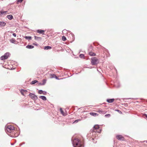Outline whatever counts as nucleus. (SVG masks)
Masks as SVG:
<instances>
[{
    "mask_svg": "<svg viewBox=\"0 0 147 147\" xmlns=\"http://www.w3.org/2000/svg\"><path fill=\"white\" fill-rule=\"evenodd\" d=\"M15 41V40L13 38H12L10 40V42L12 43H14Z\"/></svg>",
    "mask_w": 147,
    "mask_h": 147,
    "instance_id": "obj_23",
    "label": "nucleus"
},
{
    "mask_svg": "<svg viewBox=\"0 0 147 147\" xmlns=\"http://www.w3.org/2000/svg\"><path fill=\"white\" fill-rule=\"evenodd\" d=\"M25 38L28 40H30L31 38V37L30 36H26Z\"/></svg>",
    "mask_w": 147,
    "mask_h": 147,
    "instance_id": "obj_22",
    "label": "nucleus"
},
{
    "mask_svg": "<svg viewBox=\"0 0 147 147\" xmlns=\"http://www.w3.org/2000/svg\"><path fill=\"white\" fill-rule=\"evenodd\" d=\"M55 78L56 79H57V80L59 79V78H58L56 76H55Z\"/></svg>",
    "mask_w": 147,
    "mask_h": 147,
    "instance_id": "obj_33",
    "label": "nucleus"
},
{
    "mask_svg": "<svg viewBox=\"0 0 147 147\" xmlns=\"http://www.w3.org/2000/svg\"><path fill=\"white\" fill-rule=\"evenodd\" d=\"M62 39L63 41H65L66 40V37L63 36H62Z\"/></svg>",
    "mask_w": 147,
    "mask_h": 147,
    "instance_id": "obj_26",
    "label": "nucleus"
},
{
    "mask_svg": "<svg viewBox=\"0 0 147 147\" xmlns=\"http://www.w3.org/2000/svg\"><path fill=\"white\" fill-rule=\"evenodd\" d=\"M81 120V119H77L74 122H73V123H77L79 121H80Z\"/></svg>",
    "mask_w": 147,
    "mask_h": 147,
    "instance_id": "obj_24",
    "label": "nucleus"
},
{
    "mask_svg": "<svg viewBox=\"0 0 147 147\" xmlns=\"http://www.w3.org/2000/svg\"><path fill=\"white\" fill-rule=\"evenodd\" d=\"M146 142V143H147V141H144V142Z\"/></svg>",
    "mask_w": 147,
    "mask_h": 147,
    "instance_id": "obj_38",
    "label": "nucleus"
},
{
    "mask_svg": "<svg viewBox=\"0 0 147 147\" xmlns=\"http://www.w3.org/2000/svg\"><path fill=\"white\" fill-rule=\"evenodd\" d=\"M43 92H44V91L42 90H40L38 91V93L40 94H41L43 93Z\"/></svg>",
    "mask_w": 147,
    "mask_h": 147,
    "instance_id": "obj_25",
    "label": "nucleus"
},
{
    "mask_svg": "<svg viewBox=\"0 0 147 147\" xmlns=\"http://www.w3.org/2000/svg\"><path fill=\"white\" fill-rule=\"evenodd\" d=\"M9 55V53H6L4 54V55L2 56L1 57V59L3 60L7 59L8 58Z\"/></svg>",
    "mask_w": 147,
    "mask_h": 147,
    "instance_id": "obj_4",
    "label": "nucleus"
},
{
    "mask_svg": "<svg viewBox=\"0 0 147 147\" xmlns=\"http://www.w3.org/2000/svg\"><path fill=\"white\" fill-rule=\"evenodd\" d=\"M90 115L93 116H96L97 115V114L95 113H90Z\"/></svg>",
    "mask_w": 147,
    "mask_h": 147,
    "instance_id": "obj_21",
    "label": "nucleus"
},
{
    "mask_svg": "<svg viewBox=\"0 0 147 147\" xmlns=\"http://www.w3.org/2000/svg\"><path fill=\"white\" fill-rule=\"evenodd\" d=\"M72 141V144L74 147H82L81 141L78 138L74 139Z\"/></svg>",
    "mask_w": 147,
    "mask_h": 147,
    "instance_id": "obj_1",
    "label": "nucleus"
},
{
    "mask_svg": "<svg viewBox=\"0 0 147 147\" xmlns=\"http://www.w3.org/2000/svg\"><path fill=\"white\" fill-rule=\"evenodd\" d=\"M99 126L98 125H95L93 127V131L94 132H96L97 130L99 128Z\"/></svg>",
    "mask_w": 147,
    "mask_h": 147,
    "instance_id": "obj_6",
    "label": "nucleus"
},
{
    "mask_svg": "<svg viewBox=\"0 0 147 147\" xmlns=\"http://www.w3.org/2000/svg\"><path fill=\"white\" fill-rule=\"evenodd\" d=\"M44 92H43L42 94L44 95L46 94L47 93V92L45 91H43Z\"/></svg>",
    "mask_w": 147,
    "mask_h": 147,
    "instance_id": "obj_31",
    "label": "nucleus"
},
{
    "mask_svg": "<svg viewBox=\"0 0 147 147\" xmlns=\"http://www.w3.org/2000/svg\"><path fill=\"white\" fill-rule=\"evenodd\" d=\"M89 54L91 56H94L95 55V54L92 52H90L89 53Z\"/></svg>",
    "mask_w": 147,
    "mask_h": 147,
    "instance_id": "obj_18",
    "label": "nucleus"
},
{
    "mask_svg": "<svg viewBox=\"0 0 147 147\" xmlns=\"http://www.w3.org/2000/svg\"><path fill=\"white\" fill-rule=\"evenodd\" d=\"M34 38L35 40H41V39L40 37L36 36H35Z\"/></svg>",
    "mask_w": 147,
    "mask_h": 147,
    "instance_id": "obj_17",
    "label": "nucleus"
},
{
    "mask_svg": "<svg viewBox=\"0 0 147 147\" xmlns=\"http://www.w3.org/2000/svg\"><path fill=\"white\" fill-rule=\"evenodd\" d=\"M111 116V115L110 114H108L105 115V117H109Z\"/></svg>",
    "mask_w": 147,
    "mask_h": 147,
    "instance_id": "obj_30",
    "label": "nucleus"
},
{
    "mask_svg": "<svg viewBox=\"0 0 147 147\" xmlns=\"http://www.w3.org/2000/svg\"><path fill=\"white\" fill-rule=\"evenodd\" d=\"M7 17L10 20H11L13 18V16L12 15H7Z\"/></svg>",
    "mask_w": 147,
    "mask_h": 147,
    "instance_id": "obj_14",
    "label": "nucleus"
},
{
    "mask_svg": "<svg viewBox=\"0 0 147 147\" xmlns=\"http://www.w3.org/2000/svg\"><path fill=\"white\" fill-rule=\"evenodd\" d=\"M79 57L80 58H84V54H81L79 55Z\"/></svg>",
    "mask_w": 147,
    "mask_h": 147,
    "instance_id": "obj_28",
    "label": "nucleus"
},
{
    "mask_svg": "<svg viewBox=\"0 0 147 147\" xmlns=\"http://www.w3.org/2000/svg\"><path fill=\"white\" fill-rule=\"evenodd\" d=\"M13 35L14 36V37H16V34H15V33H13Z\"/></svg>",
    "mask_w": 147,
    "mask_h": 147,
    "instance_id": "obj_32",
    "label": "nucleus"
},
{
    "mask_svg": "<svg viewBox=\"0 0 147 147\" xmlns=\"http://www.w3.org/2000/svg\"><path fill=\"white\" fill-rule=\"evenodd\" d=\"M39 98L44 100H45L47 99L46 97L45 96H39Z\"/></svg>",
    "mask_w": 147,
    "mask_h": 147,
    "instance_id": "obj_11",
    "label": "nucleus"
},
{
    "mask_svg": "<svg viewBox=\"0 0 147 147\" xmlns=\"http://www.w3.org/2000/svg\"><path fill=\"white\" fill-rule=\"evenodd\" d=\"M46 80L45 79H44L42 80V84H41V85H44L46 83Z\"/></svg>",
    "mask_w": 147,
    "mask_h": 147,
    "instance_id": "obj_20",
    "label": "nucleus"
},
{
    "mask_svg": "<svg viewBox=\"0 0 147 147\" xmlns=\"http://www.w3.org/2000/svg\"><path fill=\"white\" fill-rule=\"evenodd\" d=\"M37 82H38V81L37 80H34V81H32V82H31L30 84H35Z\"/></svg>",
    "mask_w": 147,
    "mask_h": 147,
    "instance_id": "obj_19",
    "label": "nucleus"
},
{
    "mask_svg": "<svg viewBox=\"0 0 147 147\" xmlns=\"http://www.w3.org/2000/svg\"><path fill=\"white\" fill-rule=\"evenodd\" d=\"M23 1V0H18L17 1V3L18 4L19 3H21Z\"/></svg>",
    "mask_w": 147,
    "mask_h": 147,
    "instance_id": "obj_29",
    "label": "nucleus"
},
{
    "mask_svg": "<svg viewBox=\"0 0 147 147\" xmlns=\"http://www.w3.org/2000/svg\"><path fill=\"white\" fill-rule=\"evenodd\" d=\"M60 110L61 112V113L63 115V116L66 115V114L64 113V112L62 110L61 108H60Z\"/></svg>",
    "mask_w": 147,
    "mask_h": 147,
    "instance_id": "obj_15",
    "label": "nucleus"
},
{
    "mask_svg": "<svg viewBox=\"0 0 147 147\" xmlns=\"http://www.w3.org/2000/svg\"><path fill=\"white\" fill-rule=\"evenodd\" d=\"M99 112H100V113H102V111H99Z\"/></svg>",
    "mask_w": 147,
    "mask_h": 147,
    "instance_id": "obj_36",
    "label": "nucleus"
},
{
    "mask_svg": "<svg viewBox=\"0 0 147 147\" xmlns=\"http://www.w3.org/2000/svg\"><path fill=\"white\" fill-rule=\"evenodd\" d=\"M115 111H120L119 110H115Z\"/></svg>",
    "mask_w": 147,
    "mask_h": 147,
    "instance_id": "obj_35",
    "label": "nucleus"
},
{
    "mask_svg": "<svg viewBox=\"0 0 147 147\" xmlns=\"http://www.w3.org/2000/svg\"><path fill=\"white\" fill-rule=\"evenodd\" d=\"M26 47L27 49H31L34 47V46L31 45H28Z\"/></svg>",
    "mask_w": 147,
    "mask_h": 147,
    "instance_id": "obj_13",
    "label": "nucleus"
},
{
    "mask_svg": "<svg viewBox=\"0 0 147 147\" xmlns=\"http://www.w3.org/2000/svg\"><path fill=\"white\" fill-rule=\"evenodd\" d=\"M6 24V23L3 22H0V26H4Z\"/></svg>",
    "mask_w": 147,
    "mask_h": 147,
    "instance_id": "obj_10",
    "label": "nucleus"
},
{
    "mask_svg": "<svg viewBox=\"0 0 147 147\" xmlns=\"http://www.w3.org/2000/svg\"><path fill=\"white\" fill-rule=\"evenodd\" d=\"M29 96L32 99L37 100L38 99V97L37 96L32 93H30L29 94Z\"/></svg>",
    "mask_w": 147,
    "mask_h": 147,
    "instance_id": "obj_5",
    "label": "nucleus"
},
{
    "mask_svg": "<svg viewBox=\"0 0 147 147\" xmlns=\"http://www.w3.org/2000/svg\"><path fill=\"white\" fill-rule=\"evenodd\" d=\"M14 129V127L12 126H7L5 128V130L9 133H11Z\"/></svg>",
    "mask_w": 147,
    "mask_h": 147,
    "instance_id": "obj_2",
    "label": "nucleus"
},
{
    "mask_svg": "<svg viewBox=\"0 0 147 147\" xmlns=\"http://www.w3.org/2000/svg\"><path fill=\"white\" fill-rule=\"evenodd\" d=\"M7 12V11H0V13L1 14H3L4 13H6Z\"/></svg>",
    "mask_w": 147,
    "mask_h": 147,
    "instance_id": "obj_27",
    "label": "nucleus"
},
{
    "mask_svg": "<svg viewBox=\"0 0 147 147\" xmlns=\"http://www.w3.org/2000/svg\"><path fill=\"white\" fill-rule=\"evenodd\" d=\"M22 90L24 91H26V90Z\"/></svg>",
    "mask_w": 147,
    "mask_h": 147,
    "instance_id": "obj_37",
    "label": "nucleus"
},
{
    "mask_svg": "<svg viewBox=\"0 0 147 147\" xmlns=\"http://www.w3.org/2000/svg\"><path fill=\"white\" fill-rule=\"evenodd\" d=\"M116 138L117 139L120 140H123V139H124L123 137L121 135H117L116 136Z\"/></svg>",
    "mask_w": 147,
    "mask_h": 147,
    "instance_id": "obj_7",
    "label": "nucleus"
},
{
    "mask_svg": "<svg viewBox=\"0 0 147 147\" xmlns=\"http://www.w3.org/2000/svg\"><path fill=\"white\" fill-rule=\"evenodd\" d=\"M13 144H11V145H13Z\"/></svg>",
    "mask_w": 147,
    "mask_h": 147,
    "instance_id": "obj_39",
    "label": "nucleus"
},
{
    "mask_svg": "<svg viewBox=\"0 0 147 147\" xmlns=\"http://www.w3.org/2000/svg\"><path fill=\"white\" fill-rule=\"evenodd\" d=\"M45 32L44 30H37V32L40 34H44L43 33Z\"/></svg>",
    "mask_w": 147,
    "mask_h": 147,
    "instance_id": "obj_12",
    "label": "nucleus"
},
{
    "mask_svg": "<svg viewBox=\"0 0 147 147\" xmlns=\"http://www.w3.org/2000/svg\"><path fill=\"white\" fill-rule=\"evenodd\" d=\"M114 100H115L114 98L107 99V101L109 103H111L113 102Z\"/></svg>",
    "mask_w": 147,
    "mask_h": 147,
    "instance_id": "obj_8",
    "label": "nucleus"
},
{
    "mask_svg": "<svg viewBox=\"0 0 147 147\" xmlns=\"http://www.w3.org/2000/svg\"><path fill=\"white\" fill-rule=\"evenodd\" d=\"M55 75L54 74H50V78H55Z\"/></svg>",
    "mask_w": 147,
    "mask_h": 147,
    "instance_id": "obj_16",
    "label": "nucleus"
},
{
    "mask_svg": "<svg viewBox=\"0 0 147 147\" xmlns=\"http://www.w3.org/2000/svg\"><path fill=\"white\" fill-rule=\"evenodd\" d=\"M144 115L147 118V115L146 114H144Z\"/></svg>",
    "mask_w": 147,
    "mask_h": 147,
    "instance_id": "obj_34",
    "label": "nucleus"
},
{
    "mask_svg": "<svg viewBox=\"0 0 147 147\" xmlns=\"http://www.w3.org/2000/svg\"><path fill=\"white\" fill-rule=\"evenodd\" d=\"M52 48L51 47L49 46H46L44 47V49L45 50H47L51 49Z\"/></svg>",
    "mask_w": 147,
    "mask_h": 147,
    "instance_id": "obj_9",
    "label": "nucleus"
},
{
    "mask_svg": "<svg viewBox=\"0 0 147 147\" xmlns=\"http://www.w3.org/2000/svg\"><path fill=\"white\" fill-rule=\"evenodd\" d=\"M98 59L96 57H92L91 59V63L92 65H94L97 64Z\"/></svg>",
    "mask_w": 147,
    "mask_h": 147,
    "instance_id": "obj_3",
    "label": "nucleus"
}]
</instances>
